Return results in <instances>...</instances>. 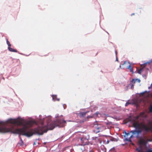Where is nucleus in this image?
<instances>
[{
	"mask_svg": "<svg viewBox=\"0 0 152 152\" xmlns=\"http://www.w3.org/2000/svg\"><path fill=\"white\" fill-rule=\"evenodd\" d=\"M133 127L137 130H132L130 132V133H132V134L130 135L129 138L126 137V140L128 141H131V138L133 137V135L137 134L138 135L141 134L142 132L144 130L146 132H148L149 131L151 130L152 128V126H148V125H146L143 123H139L138 121H134L133 123Z\"/></svg>",
	"mask_w": 152,
	"mask_h": 152,
	"instance_id": "3",
	"label": "nucleus"
},
{
	"mask_svg": "<svg viewBox=\"0 0 152 152\" xmlns=\"http://www.w3.org/2000/svg\"><path fill=\"white\" fill-rule=\"evenodd\" d=\"M151 86H152V83H151Z\"/></svg>",
	"mask_w": 152,
	"mask_h": 152,
	"instance_id": "32",
	"label": "nucleus"
},
{
	"mask_svg": "<svg viewBox=\"0 0 152 152\" xmlns=\"http://www.w3.org/2000/svg\"><path fill=\"white\" fill-rule=\"evenodd\" d=\"M57 100H58V101H59V99H57Z\"/></svg>",
	"mask_w": 152,
	"mask_h": 152,
	"instance_id": "33",
	"label": "nucleus"
},
{
	"mask_svg": "<svg viewBox=\"0 0 152 152\" xmlns=\"http://www.w3.org/2000/svg\"><path fill=\"white\" fill-rule=\"evenodd\" d=\"M140 120H142V119H141V118H140Z\"/></svg>",
	"mask_w": 152,
	"mask_h": 152,
	"instance_id": "34",
	"label": "nucleus"
},
{
	"mask_svg": "<svg viewBox=\"0 0 152 152\" xmlns=\"http://www.w3.org/2000/svg\"><path fill=\"white\" fill-rule=\"evenodd\" d=\"M8 49L11 52H17L16 50L12 48H11V47H8Z\"/></svg>",
	"mask_w": 152,
	"mask_h": 152,
	"instance_id": "10",
	"label": "nucleus"
},
{
	"mask_svg": "<svg viewBox=\"0 0 152 152\" xmlns=\"http://www.w3.org/2000/svg\"><path fill=\"white\" fill-rule=\"evenodd\" d=\"M136 80H137L136 79L135 80V79H133L131 81V82L132 83H133V84H134L135 83V82H136Z\"/></svg>",
	"mask_w": 152,
	"mask_h": 152,
	"instance_id": "16",
	"label": "nucleus"
},
{
	"mask_svg": "<svg viewBox=\"0 0 152 152\" xmlns=\"http://www.w3.org/2000/svg\"><path fill=\"white\" fill-rule=\"evenodd\" d=\"M134 15V13H133L131 14V16H132V15Z\"/></svg>",
	"mask_w": 152,
	"mask_h": 152,
	"instance_id": "26",
	"label": "nucleus"
},
{
	"mask_svg": "<svg viewBox=\"0 0 152 152\" xmlns=\"http://www.w3.org/2000/svg\"><path fill=\"white\" fill-rule=\"evenodd\" d=\"M19 119V118L16 119H10L7 121V122L8 123L17 124L18 125H21L22 122L18 120Z\"/></svg>",
	"mask_w": 152,
	"mask_h": 152,
	"instance_id": "4",
	"label": "nucleus"
},
{
	"mask_svg": "<svg viewBox=\"0 0 152 152\" xmlns=\"http://www.w3.org/2000/svg\"><path fill=\"white\" fill-rule=\"evenodd\" d=\"M129 104V103L128 102H127L125 104V106H127Z\"/></svg>",
	"mask_w": 152,
	"mask_h": 152,
	"instance_id": "21",
	"label": "nucleus"
},
{
	"mask_svg": "<svg viewBox=\"0 0 152 152\" xmlns=\"http://www.w3.org/2000/svg\"><path fill=\"white\" fill-rule=\"evenodd\" d=\"M89 152H94L92 151H89Z\"/></svg>",
	"mask_w": 152,
	"mask_h": 152,
	"instance_id": "28",
	"label": "nucleus"
},
{
	"mask_svg": "<svg viewBox=\"0 0 152 152\" xmlns=\"http://www.w3.org/2000/svg\"><path fill=\"white\" fill-rule=\"evenodd\" d=\"M120 67L121 69V65H120Z\"/></svg>",
	"mask_w": 152,
	"mask_h": 152,
	"instance_id": "30",
	"label": "nucleus"
},
{
	"mask_svg": "<svg viewBox=\"0 0 152 152\" xmlns=\"http://www.w3.org/2000/svg\"><path fill=\"white\" fill-rule=\"evenodd\" d=\"M110 140L111 141H115L116 139L115 138L111 137L110 138Z\"/></svg>",
	"mask_w": 152,
	"mask_h": 152,
	"instance_id": "17",
	"label": "nucleus"
},
{
	"mask_svg": "<svg viewBox=\"0 0 152 152\" xmlns=\"http://www.w3.org/2000/svg\"><path fill=\"white\" fill-rule=\"evenodd\" d=\"M115 54H116V56H117V52L116 50L115 51Z\"/></svg>",
	"mask_w": 152,
	"mask_h": 152,
	"instance_id": "22",
	"label": "nucleus"
},
{
	"mask_svg": "<svg viewBox=\"0 0 152 152\" xmlns=\"http://www.w3.org/2000/svg\"><path fill=\"white\" fill-rule=\"evenodd\" d=\"M94 127L95 129L94 132L97 133L102 131V128L103 127L100 125L95 124L94 126Z\"/></svg>",
	"mask_w": 152,
	"mask_h": 152,
	"instance_id": "5",
	"label": "nucleus"
},
{
	"mask_svg": "<svg viewBox=\"0 0 152 152\" xmlns=\"http://www.w3.org/2000/svg\"><path fill=\"white\" fill-rule=\"evenodd\" d=\"M104 152H105V151H104Z\"/></svg>",
	"mask_w": 152,
	"mask_h": 152,
	"instance_id": "36",
	"label": "nucleus"
},
{
	"mask_svg": "<svg viewBox=\"0 0 152 152\" xmlns=\"http://www.w3.org/2000/svg\"><path fill=\"white\" fill-rule=\"evenodd\" d=\"M143 70V68H141L139 69L137 71V72L140 74H141Z\"/></svg>",
	"mask_w": 152,
	"mask_h": 152,
	"instance_id": "15",
	"label": "nucleus"
},
{
	"mask_svg": "<svg viewBox=\"0 0 152 152\" xmlns=\"http://www.w3.org/2000/svg\"><path fill=\"white\" fill-rule=\"evenodd\" d=\"M146 117V115L145 114V113L143 112H141L139 115L135 116L134 117V118L135 119L134 121H136V120H138L140 117H141L142 118H145Z\"/></svg>",
	"mask_w": 152,
	"mask_h": 152,
	"instance_id": "7",
	"label": "nucleus"
},
{
	"mask_svg": "<svg viewBox=\"0 0 152 152\" xmlns=\"http://www.w3.org/2000/svg\"><path fill=\"white\" fill-rule=\"evenodd\" d=\"M139 142L141 145H145L147 144V141L143 139H140L139 140Z\"/></svg>",
	"mask_w": 152,
	"mask_h": 152,
	"instance_id": "9",
	"label": "nucleus"
},
{
	"mask_svg": "<svg viewBox=\"0 0 152 152\" xmlns=\"http://www.w3.org/2000/svg\"><path fill=\"white\" fill-rule=\"evenodd\" d=\"M124 133L125 134V137H127L128 136L130 135V133H130V132L127 133L125 131H124Z\"/></svg>",
	"mask_w": 152,
	"mask_h": 152,
	"instance_id": "12",
	"label": "nucleus"
},
{
	"mask_svg": "<svg viewBox=\"0 0 152 152\" xmlns=\"http://www.w3.org/2000/svg\"><path fill=\"white\" fill-rule=\"evenodd\" d=\"M126 62V61H125L124 62V64L122 65H124L125 64Z\"/></svg>",
	"mask_w": 152,
	"mask_h": 152,
	"instance_id": "25",
	"label": "nucleus"
},
{
	"mask_svg": "<svg viewBox=\"0 0 152 152\" xmlns=\"http://www.w3.org/2000/svg\"><path fill=\"white\" fill-rule=\"evenodd\" d=\"M127 68L128 69H129L131 72H133V68L131 66V65H129L127 67Z\"/></svg>",
	"mask_w": 152,
	"mask_h": 152,
	"instance_id": "11",
	"label": "nucleus"
},
{
	"mask_svg": "<svg viewBox=\"0 0 152 152\" xmlns=\"http://www.w3.org/2000/svg\"><path fill=\"white\" fill-rule=\"evenodd\" d=\"M66 123V121L64 120L59 119L56 121L53 122L50 124L48 123L45 126L40 127L39 129H36V130H33V133H39V135H42L44 132H46L49 130H53L56 127H61Z\"/></svg>",
	"mask_w": 152,
	"mask_h": 152,
	"instance_id": "2",
	"label": "nucleus"
},
{
	"mask_svg": "<svg viewBox=\"0 0 152 152\" xmlns=\"http://www.w3.org/2000/svg\"><path fill=\"white\" fill-rule=\"evenodd\" d=\"M148 141H151V140H148Z\"/></svg>",
	"mask_w": 152,
	"mask_h": 152,
	"instance_id": "31",
	"label": "nucleus"
},
{
	"mask_svg": "<svg viewBox=\"0 0 152 152\" xmlns=\"http://www.w3.org/2000/svg\"><path fill=\"white\" fill-rule=\"evenodd\" d=\"M136 150L139 152H141L142 151V149L141 147L136 148Z\"/></svg>",
	"mask_w": 152,
	"mask_h": 152,
	"instance_id": "13",
	"label": "nucleus"
},
{
	"mask_svg": "<svg viewBox=\"0 0 152 152\" xmlns=\"http://www.w3.org/2000/svg\"><path fill=\"white\" fill-rule=\"evenodd\" d=\"M80 142L81 143L82 145L84 146L88 145V140L86 138L82 137L80 139Z\"/></svg>",
	"mask_w": 152,
	"mask_h": 152,
	"instance_id": "6",
	"label": "nucleus"
},
{
	"mask_svg": "<svg viewBox=\"0 0 152 152\" xmlns=\"http://www.w3.org/2000/svg\"><path fill=\"white\" fill-rule=\"evenodd\" d=\"M96 113H97V114H98V113H97V112H96Z\"/></svg>",
	"mask_w": 152,
	"mask_h": 152,
	"instance_id": "35",
	"label": "nucleus"
},
{
	"mask_svg": "<svg viewBox=\"0 0 152 152\" xmlns=\"http://www.w3.org/2000/svg\"><path fill=\"white\" fill-rule=\"evenodd\" d=\"M140 80H138V82H140Z\"/></svg>",
	"mask_w": 152,
	"mask_h": 152,
	"instance_id": "29",
	"label": "nucleus"
},
{
	"mask_svg": "<svg viewBox=\"0 0 152 152\" xmlns=\"http://www.w3.org/2000/svg\"><path fill=\"white\" fill-rule=\"evenodd\" d=\"M147 152H152V151L151 150H148V151Z\"/></svg>",
	"mask_w": 152,
	"mask_h": 152,
	"instance_id": "24",
	"label": "nucleus"
},
{
	"mask_svg": "<svg viewBox=\"0 0 152 152\" xmlns=\"http://www.w3.org/2000/svg\"><path fill=\"white\" fill-rule=\"evenodd\" d=\"M149 110L151 113H152V105L150 106L149 108Z\"/></svg>",
	"mask_w": 152,
	"mask_h": 152,
	"instance_id": "18",
	"label": "nucleus"
},
{
	"mask_svg": "<svg viewBox=\"0 0 152 152\" xmlns=\"http://www.w3.org/2000/svg\"><path fill=\"white\" fill-rule=\"evenodd\" d=\"M21 142L22 143H23V141L21 139Z\"/></svg>",
	"mask_w": 152,
	"mask_h": 152,
	"instance_id": "27",
	"label": "nucleus"
},
{
	"mask_svg": "<svg viewBox=\"0 0 152 152\" xmlns=\"http://www.w3.org/2000/svg\"><path fill=\"white\" fill-rule=\"evenodd\" d=\"M88 112V111L80 112L78 113V115L81 118H83L85 116L86 114Z\"/></svg>",
	"mask_w": 152,
	"mask_h": 152,
	"instance_id": "8",
	"label": "nucleus"
},
{
	"mask_svg": "<svg viewBox=\"0 0 152 152\" xmlns=\"http://www.w3.org/2000/svg\"><path fill=\"white\" fill-rule=\"evenodd\" d=\"M134 84H132V85H131V88L132 89L133 88H134Z\"/></svg>",
	"mask_w": 152,
	"mask_h": 152,
	"instance_id": "20",
	"label": "nucleus"
},
{
	"mask_svg": "<svg viewBox=\"0 0 152 152\" xmlns=\"http://www.w3.org/2000/svg\"><path fill=\"white\" fill-rule=\"evenodd\" d=\"M35 123L34 121L31 120L28 121L23 127L21 129H14L13 126L11 128H7L6 127H0V132L6 133L11 132L13 133L21 134L22 135L30 137L33 134H39V133L34 134L33 130H36V129H39L40 127L39 126L34 129H28V126L31 127ZM1 123H0V124Z\"/></svg>",
	"mask_w": 152,
	"mask_h": 152,
	"instance_id": "1",
	"label": "nucleus"
},
{
	"mask_svg": "<svg viewBox=\"0 0 152 152\" xmlns=\"http://www.w3.org/2000/svg\"><path fill=\"white\" fill-rule=\"evenodd\" d=\"M116 61H118V58L117 57V56H116Z\"/></svg>",
	"mask_w": 152,
	"mask_h": 152,
	"instance_id": "23",
	"label": "nucleus"
},
{
	"mask_svg": "<svg viewBox=\"0 0 152 152\" xmlns=\"http://www.w3.org/2000/svg\"><path fill=\"white\" fill-rule=\"evenodd\" d=\"M6 41H7V45L8 46V47H11V45L10 44V42L8 41V39H6Z\"/></svg>",
	"mask_w": 152,
	"mask_h": 152,
	"instance_id": "14",
	"label": "nucleus"
},
{
	"mask_svg": "<svg viewBox=\"0 0 152 152\" xmlns=\"http://www.w3.org/2000/svg\"><path fill=\"white\" fill-rule=\"evenodd\" d=\"M52 98L53 99H55V98H56L57 96L56 95H52Z\"/></svg>",
	"mask_w": 152,
	"mask_h": 152,
	"instance_id": "19",
	"label": "nucleus"
}]
</instances>
